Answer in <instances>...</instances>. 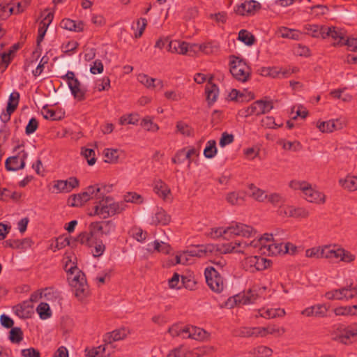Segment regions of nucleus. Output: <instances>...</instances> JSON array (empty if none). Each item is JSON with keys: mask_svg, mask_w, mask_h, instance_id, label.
I'll list each match as a JSON object with an SVG mask.
<instances>
[{"mask_svg": "<svg viewBox=\"0 0 357 357\" xmlns=\"http://www.w3.org/2000/svg\"><path fill=\"white\" fill-rule=\"evenodd\" d=\"M249 188L251 190V196L257 201L264 202L267 198L265 191L257 188L253 184H250Z\"/></svg>", "mask_w": 357, "mask_h": 357, "instance_id": "obj_52", "label": "nucleus"}, {"mask_svg": "<svg viewBox=\"0 0 357 357\" xmlns=\"http://www.w3.org/2000/svg\"><path fill=\"white\" fill-rule=\"evenodd\" d=\"M309 216V211L303 207H297L291 209V218L297 219L307 218Z\"/></svg>", "mask_w": 357, "mask_h": 357, "instance_id": "obj_64", "label": "nucleus"}, {"mask_svg": "<svg viewBox=\"0 0 357 357\" xmlns=\"http://www.w3.org/2000/svg\"><path fill=\"white\" fill-rule=\"evenodd\" d=\"M231 100H236L237 101L244 102L253 100L255 98L254 93L250 91H245L241 93L236 89H233L229 93Z\"/></svg>", "mask_w": 357, "mask_h": 357, "instance_id": "obj_34", "label": "nucleus"}, {"mask_svg": "<svg viewBox=\"0 0 357 357\" xmlns=\"http://www.w3.org/2000/svg\"><path fill=\"white\" fill-rule=\"evenodd\" d=\"M257 102L259 104V108H260V115L269 112L273 108L272 100H258Z\"/></svg>", "mask_w": 357, "mask_h": 357, "instance_id": "obj_62", "label": "nucleus"}, {"mask_svg": "<svg viewBox=\"0 0 357 357\" xmlns=\"http://www.w3.org/2000/svg\"><path fill=\"white\" fill-rule=\"evenodd\" d=\"M230 73L238 81L245 82L250 76V68L247 63L238 57L230 61Z\"/></svg>", "mask_w": 357, "mask_h": 357, "instance_id": "obj_6", "label": "nucleus"}, {"mask_svg": "<svg viewBox=\"0 0 357 357\" xmlns=\"http://www.w3.org/2000/svg\"><path fill=\"white\" fill-rule=\"evenodd\" d=\"M238 39L249 46L253 45L255 41V36L245 29H242L239 31Z\"/></svg>", "mask_w": 357, "mask_h": 357, "instance_id": "obj_45", "label": "nucleus"}, {"mask_svg": "<svg viewBox=\"0 0 357 357\" xmlns=\"http://www.w3.org/2000/svg\"><path fill=\"white\" fill-rule=\"evenodd\" d=\"M226 200L231 205L241 204L243 202V192H231L227 195Z\"/></svg>", "mask_w": 357, "mask_h": 357, "instance_id": "obj_48", "label": "nucleus"}, {"mask_svg": "<svg viewBox=\"0 0 357 357\" xmlns=\"http://www.w3.org/2000/svg\"><path fill=\"white\" fill-rule=\"evenodd\" d=\"M74 242H79L82 245L91 247L93 245V234L88 232L80 233L77 238H73Z\"/></svg>", "mask_w": 357, "mask_h": 357, "instance_id": "obj_47", "label": "nucleus"}, {"mask_svg": "<svg viewBox=\"0 0 357 357\" xmlns=\"http://www.w3.org/2000/svg\"><path fill=\"white\" fill-rule=\"evenodd\" d=\"M88 197L86 190L79 194H76L70 196L68 199L70 206L74 207L82 206L84 203L88 202Z\"/></svg>", "mask_w": 357, "mask_h": 357, "instance_id": "obj_38", "label": "nucleus"}, {"mask_svg": "<svg viewBox=\"0 0 357 357\" xmlns=\"http://www.w3.org/2000/svg\"><path fill=\"white\" fill-rule=\"evenodd\" d=\"M291 51L296 56H308L310 55V50L305 46L299 43H295L292 45Z\"/></svg>", "mask_w": 357, "mask_h": 357, "instance_id": "obj_56", "label": "nucleus"}, {"mask_svg": "<svg viewBox=\"0 0 357 357\" xmlns=\"http://www.w3.org/2000/svg\"><path fill=\"white\" fill-rule=\"evenodd\" d=\"M324 36V38L327 37H331L335 41L334 43L340 45H343V43L346 38L345 32L343 29H337L334 26H326Z\"/></svg>", "mask_w": 357, "mask_h": 357, "instance_id": "obj_19", "label": "nucleus"}, {"mask_svg": "<svg viewBox=\"0 0 357 357\" xmlns=\"http://www.w3.org/2000/svg\"><path fill=\"white\" fill-rule=\"evenodd\" d=\"M141 126L147 131L157 132L159 130V126L153 123L150 116H146L141 121Z\"/></svg>", "mask_w": 357, "mask_h": 357, "instance_id": "obj_55", "label": "nucleus"}, {"mask_svg": "<svg viewBox=\"0 0 357 357\" xmlns=\"http://www.w3.org/2000/svg\"><path fill=\"white\" fill-rule=\"evenodd\" d=\"M116 225L112 220H107L97 223L96 229L102 234L108 236L114 231Z\"/></svg>", "mask_w": 357, "mask_h": 357, "instance_id": "obj_37", "label": "nucleus"}, {"mask_svg": "<svg viewBox=\"0 0 357 357\" xmlns=\"http://www.w3.org/2000/svg\"><path fill=\"white\" fill-rule=\"evenodd\" d=\"M11 0H0V18L6 20L14 13L15 8L10 6Z\"/></svg>", "mask_w": 357, "mask_h": 357, "instance_id": "obj_36", "label": "nucleus"}, {"mask_svg": "<svg viewBox=\"0 0 357 357\" xmlns=\"http://www.w3.org/2000/svg\"><path fill=\"white\" fill-rule=\"evenodd\" d=\"M204 275L208 286L215 292L220 293L223 290L224 282L218 268L215 267H207L205 269Z\"/></svg>", "mask_w": 357, "mask_h": 357, "instance_id": "obj_8", "label": "nucleus"}, {"mask_svg": "<svg viewBox=\"0 0 357 357\" xmlns=\"http://www.w3.org/2000/svg\"><path fill=\"white\" fill-rule=\"evenodd\" d=\"M217 153L216 142L209 140L204 150V155L206 158H212Z\"/></svg>", "mask_w": 357, "mask_h": 357, "instance_id": "obj_54", "label": "nucleus"}, {"mask_svg": "<svg viewBox=\"0 0 357 357\" xmlns=\"http://www.w3.org/2000/svg\"><path fill=\"white\" fill-rule=\"evenodd\" d=\"M19 49V45H13L8 52H4L0 56V64L3 66V70H5L9 63H10L13 54Z\"/></svg>", "mask_w": 357, "mask_h": 357, "instance_id": "obj_39", "label": "nucleus"}, {"mask_svg": "<svg viewBox=\"0 0 357 357\" xmlns=\"http://www.w3.org/2000/svg\"><path fill=\"white\" fill-rule=\"evenodd\" d=\"M70 91L75 99L79 101L85 99V93L86 90L81 87V83L79 80L74 81L68 85Z\"/></svg>", "mask_w": 357, "mask_h": 357, "instance_id": "obj_30", "label": "nucleus"}, {"mask_svg": "<svg viewBox=\"0 0 357 357\" xmlns=\"http://www.w3.org/2000/svg\"><path fill=\"white\" fill-rule=\"evenodd\" d=\"M5 246L15 249L25 250L31 246L32 241L29 238L19 239H8L5 241Z\"/></svg>", "mask_w": 357, "mask_h": 357, "instance_id": "obj_24", "label": "nucleus"}, {"mask_svg": "<svg viewBox=\"0 0 357 357\" xmlns=\"http://www.w3.org/2000/svg\"><path fill=\"white\" fill-rule=\"evenodd\" d=\"M68 262L65 265V268L68 274V280L70 284L75 289V296L79 299H82L88 292V285L84 273L80 271L76 266H70L68 268Z\"/></svg>", "mask_w": 357, "mask_h": 357, "instance_id": "obj_3", "label": "nucleus"}, {"mask_svg": "<svg viewBox=\"0 0 357 357\" xmlns=\"http://www.w3.org/2000/svg\"><path fill=\"white\" fill-rule=\"evenodd\" d=\"M128 334V331L126 328H121L113 331L111 333H107L104 337V342L109 344V348H112V343L116 341L123 340Z\"/></svg>", "mask_w": 357, "mask_h": 357, "instance_id": "obj_22", "label": "nucleus"}, {"mask_svg": "<svg viewBox=\"0 0 357 357\" xmlns=\"http://www.w3.org/2000/svg\"><path fill=\"white\" fill-rule=\"evenodd\" d=\"M14 311L17 316L22 319H26L31 317L32 313V305L29 301H24L20 305L14 307Z\"/></svg>", "mask_w": 357, "mask_h": 357, "instance_id": "obj_25", "label": "nucleus"}, {"mask_svg": "<svg viewBox=\"0 0 357 357\" xmlns=\"http://www.w3.org/2000/svg\"><path fill=\"white\" fill-rule=\"evenodd\" d=\"M305 256L310 258H324V247H314L305 251Z\"/></svg>", "mask_w": 357, "mask_h": 357, "instance_id": "obj_58", "label": "nucleus"}, {"mask_svg": "<svg viewBox=\"0 0 357 357\" xmlns=\"http://www.w3.org/2000/svg\"><path fill=\"white\" fill-rule=\"evenodd\" d=\"M263 239L255 238L252 241H251L249 243V245L251 248L252 252H253V250L258 249L261 253L262 254H266V247L267 244H263Z\"/></svg>", "mask_w": 357, "mask_h": 357, "instance_id": "obj_59", "label": "nucleus"}, {"mask_svg": "<svg viewBox=\"0 0 357 357\" xmlns=\"http://www.w3.org/2000/svg\"><path fill=\"white\" fill-rule=\"evenodd\" d=\"M213 244L197 245L188 250L190 257H197L199 258H212L213 256Z\"/></svg>", "mask_w": 357, "mask_h": 357, "instance_id": "obj_15", "label": "nucleus"}, {"mask_svg": "<svg viewBox=\"0 0 357 357\" xmlns=\"http://www.w3.org/2000/svg\"><path fill=\"white\" fill-rule=\"evenodd\" d=\"M20 100V93L17 91L13 92L10 96L6 107V111L3 112L0 116L2 122L7 123L10 119L11 114L17 107Z\"/></svg>", "mask_w": 357, "mask_h": 357, "instance_id": "obj_14", "label": "nucleus"}, {"mask_svg": "<svg viewBox=\"0 0 357 357\" xmlns=\"http://www.w3.org/2000/svg\"><path fill=\"white\" fill-rule=\"evenodd\" d=\"M289 243H287L284 245L283 243L267 244L266 253L273 255L286 254L289 250Z\"/></svg>", "mask_w": 357, "mask_h": 357, "instance_id": "obj_29", "label": "nucleus"}, {"mask_svg": "<svg viewBox=\"0 0 357 357\" xmlns=\"http://www.w3.org/2000/svg\"><path fill=\"white\" fill-rule=\"evenodd\" d=\"M339 184L348 191L357 190V176H347L339 180Z\"/></svg>", "mask_w": 357, "mask_h": 357, "instance_id": "obj_35", "label": "nucleus"}, {"mask_svg": "<svg viewBox=\"0 0 357 357\" xmlns=\"http://www.w3.org/2000/svg\"><path fill=\"white\" fill-rule=\"evenodd\" d=\"M127 207L125 202H116L112 197L106 196L93 206V215L105 219L122 213ZM90 215H92V213Z\"/></svg>", "mask_w": 357, "mask_h": 357, "instance_id": "obj_2", "label": "nucleus"}, {"mask_svg": "<svg viewBox=\"0 0 357 357\" xmlns=\"http://www.w3.org/2000/svg\"><path fill=\"white\" fill-rule=\"evenodd\" d=\"M81 154L86 159L89 165H93L96 163L95 151L92 149L83 148Z\"/></svg>", "mask_w": 357, "mask_h": 357, "instance_id": "obj_60", "label": "nucleus"}, {"mask_svg": "<svg viewBox=\"0 0 357 357\" xmlns=\"http://www.w3.org/2000/svg\"><path fill=\"white\" fill-rule=\"evenodd\" d=\"M324 258L328 259L332 261L351 262L355 259V256L348 251L336 246H324Z\"/></svg>", "mask_w": 357, "mask_h": 357, "instance_id": "obj_5", "label": "nucleus"}, {"mask_svg": "<svg viewBox=\"0 0 357 357\" xmlns=\"http://www.w3.org/2000/svg\"><path fill=\"white\" fill-rule=\"evenodd\" d=\"M189 49L188 43L181 42L178 40L170 41L168 44V51L170 52H176L178 54H184Z\"/></svg>", "mask_w": 357, "mask_h": 357, "instance_id": "obj_31", "label": "nucleus"}, {"mask_svg": "<svg viewBox=\"0 0 357 357\" xmlns=\"http://www.w3.org/2000/svg\"><path fill=\"white\" fill-rule=\"evenodd\" d=\"M271 264V260L258 256L248 257L242 262L243 268L250 273L264 271L268 268Z\"/></svg>", "mask_w": 357, "mask_h": 357, "instance_id": "obj_7", "label": "nucleus"}, {"mask_svg": "<svg viewBox=\"0 0 357 357\" xmlns=\"http://www.w3.org/2000/svg\"><path fill=\"white\" fill-rule=\"evenodd\" d=\"M250 353L254 357H268L272 354L273 351L268 347L258 346L254 348Z\"/></svg>", "mask_w": 357, "mask_h": 357, "instance_id": "obj_46", "label": "nucleus"}, {"mask_svg": "<svg viewBox=\"0 0 357 357\" xmlns=\"http://www.w3.org/2000/svg\"><path fill=\"white\" fill-rule=\"evenodd\" d=\"M107 188V187L103 184H96L88 186L85 189L86 192L87 193L88 199H95L96 205L106 197V193L109 192Z\"/></svg>", "mask_w": 357, "mask_h": 357, "instance_id": "obj_13", "label": "nucleus"}, {"mask_svg": "<svg viewBox=\"0 0 357 357\" xmlns=\"http://www.w3.org/2000/svg\"><path fill=\"white\" fill-rule=\"evenodd\" d=\"M105 162L107 163H115L119 159V151L117 149H106L103 152Z\"/></svg>", "mask_w": 357, "mask_h": 357, "instance_id": "obj_49", "label": "nucleus"}, {"mask_svg": "<svg viewBox=\"0 0 357 357\" xmlns=\"http://www.w3.org/2000/svg\"><path fill=\"white\" fill-rule=\"evenodd\" d=\"M257 231L252 227L241 222H232L229 226L224 227L212 228L208 236L211 238H217L224 236L232 237L234 236H241L245 238L253 237L256 235Z\"/></svg>", "mask_w": 357, "mask_h": 357, "instance_id": "obj_1", "label": "nucleus"}, {"mask_svg": "<svg viewBox=\"0 0 357 357\" xmlns=\"http://www.w3.org/2000/svg\"><path fill=\"white\" fill-rule=\"evenodd\" d=\"M325 26H319L317 24H309L304 27L305 36L310 35L314 38L321 37L324 38V32H325Z\"/></svg>", "mask_w": 357, "mask_h": 357, "instance_id": "obj_32", "label": "nucleus"}, {"mask_svg": "<svg viewBox=\"0 0 357 357\" xmlns=\"http://www.w3.org/2000/svg\"><path fill=\"white\" fill-rule=\"evenodd\" d=\"M356 296V291L353 289V284L337 289L327 291L325 297L328 300H350Z\"/></svg>", "mask_w": 357, "mask_h": 357, "instance_id": "obj_9", "label": "nucleus"}, {"mask_svg": "<svg viewBox=\"0 0 357 357\" xmlns=\"http://www.w3.org/2000/svg\"><path fill=\"white\" fill-rule=\"evenodd\" d=\"M258 105L259 104L257 103V101L254 102L252 105H250L247 108L240 110L239 114L243 116H245V117H247V116H249L251 115H256V116L260 115V113H259L260 108H259V107L258 106Z\"/></svg>", "mask_w": 357, "mask_h": 357, "instance_id": "obj_44", "label": "nucleus"}, {"mask_svg": "<svg viewBox=\"0 0 357 357\" xmlns=\"http://www.w3.org/2000/svg\"><path fill=\"white\" fill-rule=\"evenodd\" d=\"M137 80L148 89H155L156 87L162 89L163 86L162 82L160 79L150 77L146 74H139L137 76Z\"/></svg>", "mask_w": 357, "mask_h": 357, "instance_id": "obj_23", "label": "nucleus"}, {"mask_svg": "<svg viewBox=\"0 0 357 357\" xmlns=\"http://www.w3.org/2000/svg\"><path fill=\"white\" fill-rule=\"evenodd\" d=\"M260 7V3L255 0L245 1L236 7L235 12L241 15H253Z\"/></svg>", "mask_w": 357, "mask_h": 357, "instance_id": "obj_17", "label": "nucleus"}, {"mask_svg": "<svg viewBox=\"0 0 357 357\" xmlns=\"http://www.w3.org/2000/svg\"><path fill=\"white\" fill-rule=\"evenodd\" d=\"M355 331L353 324L345 328L341 334L338 336V340L343 344H349L351 342V338L356 336V333H353Z\"/></svg>", "mask_w": 357, "mask_h": 357, "instance_id": "obj_43", "label": "nucleus"}, {"mask_svg": "<svg viewBox=\"0 0 357 357\" xmlns=\"http://www.w3.org/2000/svg\"><path fill=\"white\" fill-rule=\"evenodd\" d=\"M154 191L155 192L163 199L167 197V195L170 194V189L161 180H157L154 183Z\"/></svg>", "mask_w": 357, "mask_h": 357, "instance_id": "obj_40", "label": "nucleus"}, {"mask_svg": "<svg viewBox=\"0 0 357 357\" xmlns=\"http://www.w3.org/2000/svg\"><path fill=\"white\" fill-rule=\"evenodd\" d=\"M79 180L75 177H70L67 180H57L53 182L52 192L54 193H67L79 186Z\"/></svg>", "mask_w": 357, "mask_h": 357, "instance_id": "obj_10", "label": "nucleus"}, {"mask_svg": "<svg viewBox=\"0 0 357 357\" xmlns=\"http://www.w3.org/2000/svg\"><path fill=\"white\" fill-rule=\"evenodd\" d=\"M121 202H125V204H127V203L142 204L143 199L141 195L136 192H128L124 195Z\"/></svg>", "mask_w": 357, "mask_h": 357, "instance_id": "obj_57", "label": "nucleus"}, {"mask_svg": "<svg viewBox=\"0 0 357 357\" xmlns=\"http://www.w3.org/2000/svg\"><path fill=\"white\" fill-rule=\"evenodd\" d=\"M291 188L295 190H301L304 199L310 203L323 204L326 202V196L324 193L312 188L306 181H291Z\"/></svg>", "mask_w": 357, "mask_h": 357, "instance_id": "obj_4", "label": "nucleus"}, {"mask_svg": "<svg viewBox=\"0 0 357 357\" xmlns=\"http://www.w3.org/2000/svg\"><path fill=\"white\" fill-rule=\"evenodd\" d=\"M61 27L75 32H81L84 30V23L82 21L75 22L70 19H63L60 23Z\"/></svg>", "mask_w": 357, "mask_h": 357, "instance_id": "obj_27", "label": "nucleus"}, {"mask_svg": "<svg viewBox=\"0 0 357 357\" xmlns=\"http://www.w3.org/2000/svg\"><path fill=\"white\" fill-rule=\"evenodd\" d=\"M346 125V121L343 118L331 119L326 121H318L317 127L322 132H332L334 130L342 129Z\"/></svg>", "mask_w": 357, "mask_h": 357, "instance_id": "obj_12", "label": "nucleus"}, {"mask_svg": "<svg viewBox=\"0 0 357 357\" xmlns=\"http://www.w3.org/2000/svg\"><path fill=\"white\" fill-rule=\"evenodd\" d=\"M284 314L285 312L283 309L262 308L259 310L258 314H256L255 317H261L266 319H273L278 317H282L283 315H284Z\"/></svg>", "mask_w": 357, "mask_h": 357, "instance_id": "obj_28", "label": "nucleus"}, {"mask_svg": "<svg viewBox=\"0 0 357 357\" xmlns=\"http://www.w3.org/2000/svg\"><path fill=\"white\" fill-rule=\"evenodd\" d=\"M9 340L11 342L19 344L23 340V332L20 327H13L9 333Z\"/></svg>", "mask_w": 357, "mask_h": 357, "instance_id": "obj_51", "label": "nucleus"}, {"mask_svg": "<svg viewBox=\"0 0 357 357\" xmlns=\"http://www.w3.org/2000/svg\"><path fill=\"white\" fill-rule=\"evenodd\" d=\"M36 311L38 313L40 319H47L50 318L52 315V312L50 308V306L46 303H40L37 308Z\"/></svg>", "mask_w": 357, "mask_h": 357, "instance_id": "obj_53", "label": "nucleus"}, {"mask_svg": "<svg viewBox=\"0 0 357 357\" xmlns=\"http://www.w3.org/2000/svg\"><path fill=\"white\" fill-rule=\"evenodd\" d=\"M236 245L238 244V241H236L234 242H230L227 243H224L221 245H215L213 244V256H220L223 254L236 252V253H245L244 250H238L237 249Z\"/></svg>", "mask_w": 357, "mask_h": 357, "instance_id": "obj_16", "label": "nucleus"}, {"mask_svg": "<svg viewBox=\"0 0 357 357\" xmlns=\"http://www.w3.org/2000/svg\"><path fill=\"white\" fill-rule=\"evenodd\" d=\"M168 333L172 337H177L180 335H183V337H186L185 335V327L183 328L178 324H174L168 329Z\"/></svg>", "mask_w": 357, "mask_h": 357, "instance_id": "obj_63", "label": "nucleus"}, {"mask_svg": "<svg viewBox=\"0 0 357 357\" xmlns=\"http://www.w3.org/2000/svg\"><path fill=\"white\" fill-rule=\"evenodd\" d=\"M294 112L296 115L291 116V120H296L298 117L301 119H305L308 115L307 109L301 105L291 107V115L294 114Z\"/></svg>", "mask_w": 357, "mask_h": 357, "instance_id": "obj_50", "label": "nucleus"}, {"mask_svg": "<svg viewBox=\"0 0 357 357\" xmlns=\"http://www.w3.org/2000/svg\"><path fill=\"white\" fill-rule=\"evenodd\" d=\"M314 317H324L327 316L329 306L326 304H318L313 305Z\"/></svg>", "mask_w": 357, "mask_h": 357, "instance_id": "obj_61", "label": "nucleus"}, {"mask_svg": "<svg viewBox=\"0 0 357 357\" xmlns=\"http://www.w3.org/2000/svg\"><path fill=\"white\" fill-rule=\"evenodd\" d=\"M170 220V216L163 209L159 208L152 216L151 224L153 225H167L169 223Z\"/></svg>", "mask_w": 357, "mask_h": 357, "instance_id": "obj_26", "label": "nucleus"}, {"mask_svg": "<svg viewBox=\"0 0 357 357\" xmlns=\"http://www.w3.org/2000/svg\"><path fill=\"white\" fill-rule=\"evenodd\" d=\"M206 93L209 102L213 103L215 102L218 95V86L209 81L206 85Z\"/></svg>", "mask_w": 357, "mask_h": 357, "instance_id": "obj_42", "label": "nucleus"}, {"mask_svg": "<svg viewBox=\"0 0 357 357\" xmlns=\"http://www.w3.org/2000/svg\"><path fill=\"white\" fill-rule=\"evenodd\" d=\"M333 312L336 316L356 315L357 305L337 307L333 310Z\"/></svg>", "mask_w": 357, "mask_h": 357, "instance_id": "obj_41", "label": "nucleus"}, {"mask_svg": "<svg viewBox=\"0 0 357 357\" xmlns=\"http://www.w3.org/2000/svg\"><path fill=\"white\" fill-rule=\"evenodd\" d=\"M111 354L109 344L105 342L104 345L98 346L89 350L87 353L88 357H104Z\"/></svg>", "mask_w": 357, "mask_h": 357, "instance_id": "obj_33", "label": "nucleus"}, {"mask_svg": "<svg viewBox=\"0 0 357 357\" xmlns=\"http://www.w3.org/2000/svg\"><path fill=\"white\" fill-rule=\"evenodd\" d=\"M258 298V295L253 290H249L243 295H236L233 298H230L227 303V305L229 307H234V305H250L254 303Z\"/></svg>", "mask_w": 357, "mask_h": 357, "instance_id": "obj_11", "label": "nucleus"}, {"mask_svg": "<svg viewBox=\"0 0 357 357\" xmlns=\"http://www.w3.org/2000/svg\"><path fill=\"white\" fill-rule=\"evenodd\" d=\"M26 153L23 151V154L20 161L18 156H12L6 159L5 162V167L8 171H17L22 169L25 166V158Z\"/></svg>", "mask_w": 357, "mask_h": 357, "instance_id": "obj_20", "label": "nucleus"}, {"mask_svg": "<svg viewBox=\"0 0 357 357\" xmlns=\"http://www.w3.org/2000/svg\"><path fill=\"white\" fill-rule=\"evenodd\" d=\"M310 0H291V11L294 13L296 12H307L308 9L321 8L324 9L325 7L321 6H311Z\"/></svg>", "mask_w": 357, "mask_h": 357, "instance_id": "obj_21", "label": "nucleus"}, {"mask_svg": "<svg viewBox=\"0 0 357 357\" xmlns=\"http://www.w3.org/2000/svg\"><path fill=\"white\" fill-rule=\"evenodd\" d=\"M185 335L188 338L199 341L207 340L210 336L204 329L193 326H185Z\"/></svg>", "mask_w": 357, "mask_h": 357, "instance_id": "obj_18", "label": "nucleus"}]
</instances>
